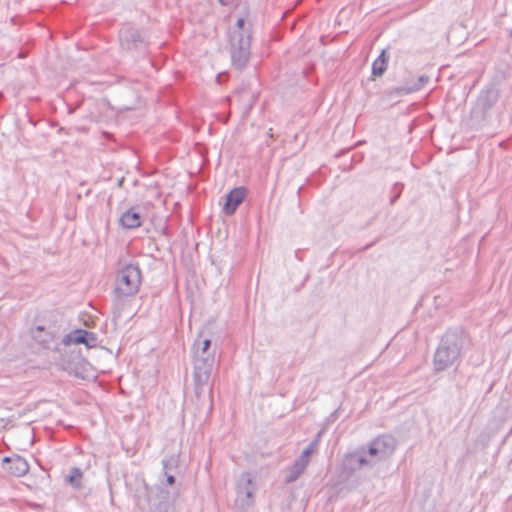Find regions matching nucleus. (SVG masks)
Masks as SVG:
<instances>
[{
	"label": "nucleus",
	"mask_w": 512,
	"mask_h": 512,
	"mask_svg": "<svg viewBox=\"0 0 512 512\" xmlns=\"http://www.w3.org/2000/svg\"><path fill=\"white\" fill-rule=\"evenodd\" d=\"M193 385L198 401V412L207 416L213 411V385L210 383L215 366V351L211 350V340L196 339L192 347Z\"/></svg>",
	"instance_id": "obj_1"
},
{
	"label": "nucleus",
	"mask_w": 512,
	"mask_h": 512,
	"mask_svg": "<svg viewBox=\"0 0 512 512\" xmlns=\"http://www.w3.org/2000/svg\"><path fill=\"white\" fill-rule=\"evenodd\" d=\"M141 281L142 275L138 265L127 264L118 272L112 292L114 317H121L123 311L130 305L131 298L138 293Z\"/></svg>",
	"instance_id": "obj_2"
},
{
	"label": "nucleus",
	"mask_w": 512,
	"mask_h": 512,
	"mask_svg": "<svg viewBox=\"0 0 512 512\" xmlns=\"http://www.w3.org/2000/svg\"><path fill=\"white\" fill-rule=\"evenodd\" d=\"M464 345L462 331L449 329L441 337L433 356V367L436 373L446 371L461 361Z\"/></svg>",
	"instance_id": "obj_3"
},
{
	"label": "nucleus",
	"mask_w": 512,
	"mask_h": 512,
	"mask_svg": "<svg viewBox=\"0 0 512 512\" xmlns=\"http://www.w3.org/2000/svg\"><path fill=\"white\" fill-rule=\"evenodd\" d=\"M251 34L233 32L230 34V54L232 66L242 71L246 68L251 55Z\"/></svg>",
	"instance_id": "obj_4"
},
{
	"label": "nucleus",
	"mask_w": 512,
	"mask_h": 512,
	"mask_svg": "<svg viewBox=\"0 0 512 512\" xmlns=\"http://www.w3.org/2000/svg\"><path fill=\"white\" fill-rule=\"evenodd\" d=\"M119 43L128 52L146 50L150 44L149 32L146 28L125 24L119 30Z\"/></svg>",
	"instance_id": "obj_5"
},
{
	"label": "nucleus",
	"mask_w": 512,
	"mask_h": 512,
	"mask_svg": "<svg viewBox=\"0 0 512 512\" xmlns=\"http://www.w3.org/2000/svg\"><path fill=\"white\" fill-rule=\"evenodd\" d=\"M255 489L256 486L255 483H253L252 481L250 473H242L236 485V503L239 504L243 509L252 506L254 503L253 495Z\"/></svg>",
	"instance_id": "obj_6"
},
{
	"label": "nucleus",
	"mask_w": 512,
	"mask_h": 512,
	"mask_svg": "<svg viewBox=\"0 0 512 512\" xmlns=\"http://www.w3.org/2000/svg\"><path fill=\"white\" fill-rule=\"evenodd\" d=\"M148 501L154 512H168L169 508L175 501L173 496L167 489L156 486L148 495Z\"/></svg>",
	"instance_id": "obj_7"
},
{
	"label": "nucleus",
	"mask_w": 512,
	"mask_h": 512,
	"mask_svg": "<svg viewBox=\"0 0 512 512\" xmlns=\"http://www.w3.org/2000/svg\"><path fill=\"white\" fill-rule=\"evenodd\" d=\"M499 98V91L491 86L481 91L477 98L476 109L485 117Z\"/></svg>",
	"instance_id": "obj_8"
},
{
	"label": "nucleus",
	"mask_w": 512,
	"mask_h": 512,
	"mask_svg": "<svg viewBox=\"0 0 512 512\" xmlns=\"http://www.w3.org/2000/svg\"><path fill=\"white\" fill-rule=\"evenodd\" d=\"M246 188L243 186L235 187L225 197L223 213L227 216L233 215L239 205L244 201L246 196Z\"/></svg>",
	"instance_id": "obj_9"
},
{
	"label": "nucleus",
	"mask_w": 512,
	"mask_h": 512,
	"mask_svg": "<svg viewBox=\"0 0 512 512\" xmlns=\"http://www.w3.org/2000/svg\"><path fill=\"white\" fill-rule=\"evenodd\" d=\"M3 469L14 477H21L29 471V465L23 457L15 455L3 459Z\"/></svg>",
	"instance_id": "obj_10"
},
{
	"label": "nucleus",
	"mask_w": 512,
	"mask_h": 512,
	"mask_svg": "<svg viewBox=\"0 0 512 512\" xmlns=\"http://www.w3.org/2000/svg\"><path fill=\"white\" fill-rule=\"evenodd\" d=\"M372 465L365 456V452L354 451L345 455L343 469L349 473L360 470L363 466Z\"/></svg>",
	"instance_id": "obj_11"
},
{
	"label": "nucleus",
	"mask_w": 512,
	"mask_h": 512,
	"mask_svg": "<svg viewBox=\"0 0 512 512\" xmlns=\"http://www.w3.org/2000/svg\"><path fill=\"white\" fill-rule=\"evenodd\" d=\"M32 338L44 349L57 350L56 336L44 326H37L32 330Z\"/></svg>",
	"instance_id": "obj_12"
},
{
	"label": "nucleus",
	"mask_w": 512,
	"mask_h": 512,
	"mask_svg": "<svg viewBox=\"0 0 512 512\" xmlns=\"http://www.w3.org/2000/svg\"><path fill=\"white\" fill-rule=\"evenodd\" d=\"M142 215L140 214L138 207H131L125 211L119 221L120 225L125 229H135L142 225Z\"/></svg>",
	"instance_id": "obj_13"
},
{
	"label": "nucleus",
	"mask_w": 512,
	"mask_h": 512,
	"mask_svg": "<svg viewBox=\"0 0 512 512\" xmlns=\"http://www.w3.org/2000/svg\"><path fill=\"white\" fill-rule=\"evenodd\" d=\"M373 441L375 442V446L379 448L381 458L384 459L389 457L397 446L396 439L391 435H381L375 438Z\"/></svg>",
	"instance_id": "obj_14"
},
{
	"label": "nucleus",
	"mask_w": 512,
	"mask_h": 512,
	"mask_svg": "<svg viewBox=\"0 0 512 512\" xmlns=\"http://www.w3.org/2000/svg\"><path fill=\"white\" fill-rule=\"evenodd\" d=\"M389 48L382 49L379 56L373 61L371 73L373 77H381L386 72L389 62Z\"/></svg>",
	"instance_id": "obj_15"
},
{
	"label": "nucleus",
	"mask_w": 512,
	"mask_h": 512,
	"mask_svg": "<svg viewBox=\"0 0 512 512\" xmlns=\"http://www.w3.org/2000/svg\"><path fill=\"white\" fill-rule=\"evenodd\" d=\"M309 464V460H305L302 457H298L294 463L288 468L285 482L292 483L295 482L300 475L305 471L306 467Z\"/></svg>",
	"instance_id": "obj_16"
},
{
	"label": "nucleus",
	"mask_w": 512,
	"mask_h": 512,
	"mask_svg": "<svg viewBox=\"0 0 512 512\" xmlns=\"http://www.w3.org/2000/svg\"><path fill=\"white\" fill-rule=\"evenodd\" d=\"M83 471L79 467H72L65 476V482L75 489L82 488Z\"/></svg>",
	"instance_id": "obj_17"
},
{
	"label": "nucleus",
	"mask_w": 512,
	"mask_h": 512,
	"mask_svg": "<svg viewBox=\"0 0 512 512\" xmlns=\"http://www.w3.org/2000/svg\"><path fill=\"white\" fill-rule=\"evenodd\" d=\"M85 331L86 330L80 328L75 329L66 334L61 340V343L65 346H69L71 344H82V341H84V335H86Z\"/></svg>",
	"instance_id": "obj_18"
},
{
	"label": "nucleus",
	"mask_w": 512,
	"mask_h": 512,
	"mask_svg": "<svg viewBox=\"0 0 512 512\" xmlns=\"http://www.w3.org/2000/svg\"><path fill=\"white\" fill-rule=\"evenodd\" d=\"M411 93H414V92H413V89L411 88L410 84L392 87V88L385 90V92H384V94L389 98L402 97V96H405V95H408Z\"/></svg>",
	"instance_id": "obj_19"
},
{
	"label": "nucleus",
	"mask_w": 512,
	"mask_h": 512,
	"mask_svg": "<svg viewBox=\"0 0 512 512\" xmlns=\"http://www.w3.org/2000/svg\"><path fill=\"white\" fill-rule=\"evenodd\" d=\"M322 435H323V430H320L316 434L315 438L310 442V444L303 450L300 457H302L305 460H309L310 455L317 450Z\"/></svg>",
	"instance_id": "obj_20"
},
{
	"label": "nucleus",
	"mask_w": 512,
	"mask_h": 512,
	"mask_svg": "<svg viewBox=\"0 0 512 512\" xmlns=\"http://www.w3.org/2000/svg\"><path fill=\"white\" fill-rule=\"evenodd\" d=\"M85 334L86 335H84V341H82V344L88 348L96 347L98 340L97 335L94 332L88 330L85 331Z\"/></svg>",
	"instance_id": "obj_21"
},
{
	"label": "nucleus",
	"mask_w": 512,
	"mask_h": 512,
	"mask_svg": "<svg viewBox=\"0 0 512 512\" xmlns=\"http://www.w3.org/2000/svg\"><path fill=\"white\" fill-rule=\"evenodd\" d=\"M430 78L427 75H420L416 82H414L411 85V88L413 89V92H417L421 90L428 82Z\"/></svg>",
	"instance_id": "obj_22"
},
{
	"label": "nucleus",
	"mask_w": 512,
	"mask_h": 512,
	"mask_svg": "<svg viewBox=\"0 0 512 512\" xmlns=\"http://www.w3.org/2000/svg\"><path fill=\"white\" fill-rule=\"evenodd\" d=\"M169 463H170V460H168V459H163L162 460V465H163V469H164V475L166 477V484L167 485H173L175 483V477L172 474H168L167 473V469L169 467Z\"/></svg>",
	"instance_id": "obj_23"
},
{
	"label": "nucleus",
	"mask_w": 512,
	"mask_h": 512,
	"mask_svg": "<svg viewBox=\"0 0 512 512\" xmlns=\"http://www.w3.org/2000/svg\"><path fill=\"white\" fill-rule=\"evenodd\" d=\"M368 455L372 457H377L378 460H383L384 458H381V453L379 452V448L375 446V442L372 440L368 445L367 450Z\"/></svg>",
	"instance_id": "obj_24"
},
{
	"label": "nucleus",
	"mask_w": 512,
	"mask_h": 512,
	"mask_svg": "<svg viewBox=\"0 0 512 512\" xmlns=\"http://www.w3.org/2000/svg\"><path fill=\"white\" fill-rule=\"evenodd\" d=\"M403 189V184L395 183L393 186L394 195L390 199V204L394 205L397 199L400 197Z\"/></svg>",
	"instance_id": "obj_25"
},
{
	"label": "nucleus",
	"mask_w": 512,
	"mask_h": 512,
	"mask_svg": "<svg viewBox=\"0 0 512 512\" xmlns=\"http://www.w3.org/2000/svg\"><path fill=\"white\" fill-rule=\"evenodd\" d=\"M245 24H246V21L242 17L238 18L236 21V27L240 30L239 32H244L245 34H247V33L251 34V30L249 28L245 29Z\"/></svg>",
	"instance_id": "obj_26"
},
{
	"label": "nucleus",
	"mask_w": 512,
	"mask_h": 512,
	"mask_svg": "<svg viewBox=\"0 0 512 512\" xmlns=\"http://www.w3.org/2000/svg\"><path fill=\"white\" fill-rule=\"evenodd\" d=\"M234 2V0H219V3L222 5V6H230L232 5Z\"/></svg>",
	"instance_id": "obj_27"
},
{
	"label": "nucleus",
	"mask_w": 512,
	"mask_h": 512,
	"mask_svg": "<svg viewBox=\"0 0 512 512\" xmlns=\"http://www.w3.org/2000/svg\"><path fill=\"white\" fill-rule=\"evenodd\" d=\"M350 151H351V149H347L345 151H341V152L337 153L335 156L336 157H341V156H344L345 154L350 153Z\"/></svg>",
	"instance_id": "obj_28"
},
{
	"label": "nucleus",
	"mask_w": 512,
	"mask_h": 512,
	"mask_svg": "<svg viewBox=\"0 0 512 512\" xmlns=\"http://www.w3.org/2000/svg\"><path fill=\"white\" fill-rule=\"evenodd\" d=\"M26 55H27V54H26L25 52L20 51V52H19V54H18V57H19V58H25V57H26Z\"/></svg>",
	"instance_id": "obj_29"
},
{
	"label": "nucleus",
	"mask_w": 512,
	"mask_h": 512,
	"mask_svg": "<svg viewBox=\"0 0 512 512\" xmlns=\"http://www.w3.org/2000/svg\"><path fill=\"white\" fill-rule=\"evenodd\" d=\"M216 80L220 83L222 81V74H218Z\"/></svg>",
	"instance_id": "obj_30"
},
{
	"label": "nucleus",
	"mask_w": 512,
	"mask_h": 512,
	"mask_svg": "<svg viewBox=\"0 0 512 512\" xmlns=\"http://www.w3.org/2000/svg\"><path fill=\"white\" fill-rule=\"evenodd\" d=\"M350 160H351V161L356 160V156H355V155H352V156L350 157Z\"/></svg>",
	"instance_id": "obj_31"
},
{
	"label": "nucleus",
	"mask_w": 512,
	"mask_h": 512,
	"mask_svg": "<svg viewBox=\"0 0 512 512\" xmlns=\"http://www.w3.org/2000/svg\"><path fill=\"white\" fill-rule=\"evenodd\" d=\"M202 168H203V165H200L198 168V171L202 170Z\"/></svg>",
	"instance_id": "obj_32"
},
{
	"label": "nucleus",
	"mask_w": 512,
	"mask_h": 512,
	"mask_svg": "<svg viewBox=\"0 0 512 512\" xmlns=\"http://www.w3.org/2000/svg\"><path fill=\"white\" fill-rule=\"evenodd\" d=\"M371 246H372V244L366 245L365 249H367V248H369Z\"/></svg>",
	"instance_id": "obj_33"
},
{
	"label": "nucleus",
	"mask_w": 512,
	"mask_h": 512,
	"mask_svg": "<svg viewBox=\"0 0 512 512\" xmlns=\"http://www.w3.org/2000/svg\"><path fill=\"white\" fill-rule=\"evenodd\" d=\"M510 35L512 36V29H511V31H510Z\"/></svg>",
	"instance_id": "obj_34"
}]
</instances>
